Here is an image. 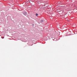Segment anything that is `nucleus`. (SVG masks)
<instances>
[{
	"instance_id": "obj_1",
	"label": "nucleus",
	"mask_w": 77,
	"mask_h": 77,
	"mask_svg": "<svg viewBox=\"0 0 77 77\" xmlns=\"http://www.w3.org/2000/svg\"><path fill=\"white\" fill-rule=\"evenodd\" d=\"M35 15H36V16H38V14H35Z\"/></svg>"
},
{
	"instance_id": "obj_2",
	"label": "nucleus",
	"mask_w": 77,
	"mask_h": 77,
	"mask_svg": "<svg viewBox=\"0 0 77 77\" xmlns=\"http://www.w3.org/2000/svg\"><path fill=\"white\" fill-rule=\"evenodd\" d=\"M44 21V20H41V22H43Z\"/></svg>"
},
{
	"instance_id": "obj_3",
	"label": "nucleus",
	"mask_w": 77,
	"mask_h": 77,
	"mask_svg": "<svg viewBox=\"0 0 77 77\" xmlns=\"http://www.w3.org/2000/svg\"><path fill=\"white\" fill-rule=\"evenodd\" d=\"M45 5H46V4H44V5L45 6Z\"/></svg>"
},
{
	"instance_id": "obj_4",
	"label": "nucleus",
	"mask_w": 77,
	"mask_h": 77,
	"mask_svg": "<svg viewBox=\"0 0 77 77\" xmlns=\"http://www.w3.org/2000/svg\"><path fill=\"white\" fill-rule=\"evenodd\" d=\"M44 3H46V2H45Z\"/></svg>"
}]
</instances>
